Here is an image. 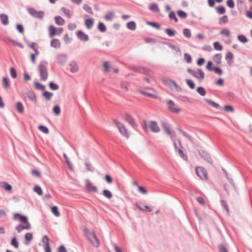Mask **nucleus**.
<instances>
[{
    "label": "nucleus",
    "instance_id": "1",
    "mask_svg": "<svg viewBox=\"0 0 252 252\" xmlns=\"http://www.w3.org/2000/svg\"><path fill=\"white\" fill-rule=\"evenodd\" d=\"M47 63L41 62L38 66V69L41 81H46L48 76L47 68Z\"/></svg>",
    "mask_w": 252,
    "mask_h": 252
},
{
    "label": "nucleus",
    "instance_id": "2",
    "mask_svg": "<svg viewBox=\"0 0 252 252\" xmlns=\"http://www.w3.org/2000/svg\"><path fill=\"white\" fill-rule=\"evenodd\" d=\"M86 235L92 244L95 247H98L99 246V242L94 234V231H90L88 229H85Z\"/></svg>",
    "mask_w": 252,
    "mask_h": 252
},
{
    "label": "nucleus",
    "instance_id": "3",
    "mask_svg": "<svg viewBox=\"0 0 252 252\" xmlns=\"http://www.w3.org/2000/svg\"><path fill=\"white\" fill-rule=\"evenodd\" d=\"M28 11L33 17L36 18L42 19L44 17V13L42 11H36L33 8H28Z\"/></svg>",
    "mask_w": 252,
    "mask_h": 252
},
{
    "label": "nucleus",
    "instance_id": "4",
    "mask_svg": "<svg viewBox=\"0 0 252 252\" xmlns=\"http://www.w3.org/2000/svg\"><path fill=\"white\" fill-rule=\"evenodd\" d=\"M144 126L146 129L150 128L153 132H158L160 130V128L158 126V123L155 121H151L148 125L145 124Z\"/></svg>",
    "mask_w": 252,
    "mask_h": 252
},
{
    "label": "nucleus",
    "instance_id": "5",
    "mask_svg": "<svg viewBox=\"0 0 252 252\" xmlns=\"http://www.w3.org/2000/svg\"><path fill=\"white\" fill-rule=\"evenodd\" d=\"M85 187L88 192H96L98 190L97 188L88 179L85 180Z\"/></svg>",
    "mask_w": 252,
    "mask_h": 252
},
{
    "label": "nucleus",
    "instance_id": "6",
    "mask_svg": "<svg viewBox=\"0 0 252 252\" xmlns=\"http://www.w3.org/2000/svg\"><path fill=\"white\" fill-rule=\"evenodd\" d=\"M199 154L201 158L206 160L207 162L210 163V164H212L213 160L211 158L210 155L206 152L201 150L199 151Z\"/></svg>",
    "mask_w": 252,
    "mask_h": 252
},
{
    "label": "nucleus",
    "instance_id": "7",
    "mask_svg": "<svg viewBox=\"0 0 252 252\" xmlns=\"http://www.w3.org/2000/svg\"><path fill=\"white\" fill-rule=\"evenodd\" d=\"M197 74L195 71L193 70L190 75L193 76L194 77L198 79L200 81L202 80L205 77L204 72L201 68H197Z\"/></svg>",
    "mask_w": 252,
    "mask_h": 252
},
{
    "label": "nucleus",
    "instance_id": "8",
    "mask_svg": "<svg viewBox=\"0 0 252 252\" xmlns=\"http://www.w3.org/2000/svg\"><path fill=\"white\" fill-rule=\"evenodd\" d=\"M114 122H115V124L117 125L118 128H119L120 132L123 135H124L126 137H128V132H127L126 128L125 127V126L123 124L119 123L117 121H115Z\"/></svg>",
    "mask_w": 252,
    "mask_h": 252
},
{
    "label": "nucleus",
    "instance_id": "9",
    "mask_svg": "<svg viewBox=\"0 0 252 252\" xmlns=\"http://www.w3.org/2000/svg\"><path fill=\"white\" fill-rule=\"evenodd\" d=\"M161 126L163 128L164 132L168 135L171 138H172V132L171 127L166 123L163 122L161 123Z\"/></svg>",
    "mask_w": 252,
    "mask_h": 252
},
{
    "label": "nucleus",
    "instance_id": "10",
    "mask_svg": "<svg viewBox=\"0 0 252 252\" xmlns=\"http://www.w3.org/2000/svg\"><path fill=\"white\" fill-rule=\"evenodd\" d=\"M13 219L15 220H19L22 223H29L27 217L22 216L19 213H16L14 215Z\"/></svg>",
    "mask_w": 252,
    "mask_h": 252
},
{
    "label": "nucleus",
    "instance_id": "11",
    "mask_svg": "<svg viewBox=\"0 0 252 252\" xmlns=\"http://www.w3.org/2000/svg\"><path fill=\"white\" fill-rule=\"evenodd\" d=\"M23 223L24 225H18L16 227V229L19 233H20L24 229L29 230L31 228V225L30 223Z\"/></svg>",
    "mask_w": 252,
    "mask_h": 252
},
{
    "label": "nucleus",
    "instance_id": "12",
    "mask_svg": "<svg viewBox=\"0 0 252 252\" xmlns=\"http://www.w3.org/2000/svg\"><path fill=\"white\" fill-rule=\"evenodd\" d=\"M5 42L10 46H17L22 48H24V46L21 43L8 38H5Z\"/></svg>",
    "mask_w": 252,
    "mask_h": 252
},
{
    "label": "nucleus",
    "instance_id": "13",
    "mask_svg": "<svg viewBox=\"0 0 252 252\" xmlns=\"http://www.w3.org/2000/svg\"><path fill=\"white\" fill-rule=\"evenodd\" d=\"M195 172L197 176L201 179H203L204 178H207V175L204 171V168L202 167H196Z\"/></svg>",
    "mask_w": 252,
    "mask_h": 252
},
{
    "label": "nucleus",
    "instance_id": "14",
    "mask_svg": "<svg viewBox=\"0 0 252 252\" xmlns=\"http://www.w3.org/2000/svg\"><path fill=\"white\" fill-rule=\"evenodd\" d=\"M174 147H175L176 150L177 151L178 155L183 159H184L185 161H187L188 160V157H187V155L184 152V151L182 150L179 149L177 147V145L175 142H174Z\"/></svg>",
    "mask_w": 252,
    "mask_h": 252
},
{
    "label": "nucleus",
    "instance_id": "15",
    "mask_svg": "<svg viewBox=\"0 0 252 252\" xmlns=\"http://www.w3.org/2000/svg\"><path fill=\"white\" fill-rule=\"evenodd\" d=\"M78 38L82 41H87L89 40V36L81 31H79L76 33Z\"/></svg>",
    "mask_w": 252,
    "mask_h": 252
},
{
    "label": "nucleus",
    "instance_id": "16",
    "mask_svg": "<svg viewBox=\"0 0 252 252\" xmlns=\"http://www.w3.org/2000/svg\"><path fill=\"white\" fill-rule=\"evenodd\" d=\"M50 45L52 47L55 48H60L61 46V43L58 39L54 38L51 40Z\"/></svg>",
    "mask_w": 252,
    "mask_h": 252
},
{
    "label": "nucleus",
    "instance_id": "17",
    "mask_svg": "<svg viewBox=\"0 0 252 252\" xmlns=\"http://www.w3.org/2000/svg\"><path fill=\"white\" fill-rule=\"evenodd\" d=\"M2 84L5 89H8L10 86L9 79L6 77H3L2 78Z\"/></svg>",
    "mask_w": 252,
    "mask_h": 252
},
{
    "label": "nucleus",
    "instance_id": "18",
    "mask_svg": "<svg viewBox=\"0 0 252 252\" xmlns=\"http://www.w3.org/2000/svg\"><path fill=\"white\" fill-rule=\"evenodd\" d=\"M204 100L209 105L214 107V108L218 110H220L221 109V107L219 104L214 102V101L208 98H205Z\"/></svg>",
    "mask_w": 252,
    "mask_h": 252
},
{
    "label": "nucleus",
    "instance_id": "19",
    "mask_svg": "<svg viewBox=\"0 0 252 252\" xmlns=\"http://www.w3.org/2000/svg\"><path fill=\"white\" fill-rule=\"evenodd\" d=\"M0 20L2 25L6 26L9 23L8 17L6 14H0Z\"/></svg>",
    "mask_w": 252,
    "mask_h": 252
},
{
    "label": "nucleus",
    "instance_id": "20",
    "mask_svg": "<svg viewBox=\"0 0 252 252\" xmlns=\"http://www.w3.org/2000/svg\"><path fill=\"white\" fill-rule=\"evenodd\" d=\"M234 58V55L231 52H228L226 53L225 59L227 61L228 64L230 65L232 63V60Z\"/></svg>",
    "mask_w": 252,
    "mask_h": 252
},
{
    "label": "nucleus",
    "instance_id": "21",
    "mask_svg": "<svg viewBox=\"0 0 252 252\" xmlns=\"http://www.w3.org/2000/svg\"><path fill=\"white\" fill-rule=\"evenodd\" d=\"M61 11L69 18H70L72 15V12L69 9L63 7L61 8Z\"/></svg>",
    "mask_w": 252,
    "mask_h": 252
},
{
    "label": "nucleus",
    "instance_id": "22",
    "mask_svg": "<svg viewBox=\"0 0 252 252\" xmlns=\"http://www.w3.org/2000/svg\"><path fill=\"white\" fill-rule=\"evenodd\" d=\"M94 21L92 18H89L85 20V25L87 29H90L94 25Z\"/></svg>",
    "mask_w": 252,
    "mask_h": 252
},
{
    "label": "nucleus",
    "instance_id": "23",
    "mask_svg": "<svg viewBox=\"0 0 252 252\" xmlns=\"http://www.w3.org/2000/svg\"><path fill=\"white\" fill-rule=\"evenodd\" d=\"M57 28L54 26L51 25L49 27V36L53 37L57 34Z\"/></svg>",
    "mask_w": 252,
    "mask_h": 252
},
{
    "label": "nucleus",
    "instance_id": "24",
    "mask_svg": "<svg viewBox=\"0 0 252 252\" xmlns=\"http://www.w3.org/2000/svg\"><path fill=\"white\" fill-rule=\"evenodd\" d=\"M56 23L59 26L63 25L65 23L64 20L61 16H58L55 17Z\"/></svg>",
    "mask_w": 252,
    "mask_h": 252
},
{
    "label": "nucleus",
    "instance_id": "25",
    "mask_svg": "<svg viewBox=\"0 0 252 252\" xmlns=\"http://www.w3.org/2000/svg\"><path fill=\"white\" fill-rule=\"evenodd\" d=\"M221 53L216 54L213 57V60L217 64H219L221 63Z\"/></svg>",
    "mask_w": 252,
    "mask_h": 252
},
{
    "label": "nucleus",
    "instance_id": "26",
    "mask_svg": "<svg viewBox=\"0 0 252 252\" xmlns=\"http://www.w3.org/2000/svg\"><path fill=\"white\" fill-rule=\"evenodd\" d=\"M140 93L146 96L153 98H158V96L157 93L151 94L143 91H140Z\"/></svg>",
    "mask_w": 252,
    "mask_h": 252
},
{
    "label": "nucleus",
    "instance_id": "27",
    "mask_svg": "<svg viewBox=\"0 0 252 252\" xmlns=\"http://www.w3.org/2000/svg\"><path fill=\"white\" fill-rule=\"evenodd\" d=\"M16 109H17V111L19 113H20L21 114L24 113V106H23V104L22 103V102H18L16 103Z\"/></svg>",
    "mask_w": 252,
    "mask_h": 252
},
{
    "label": "nucleus",
    "instance_id": "28",
    "mask_svg": "<svg viewBox=\"0 0 252 252\" xmlns=\"http://www.w3.org/2000/svg\"><path fill=\"white\" fill-rule=\"evenodd\" d=\"M29 47L31 48L34 52V53H36V55H38L39 54V52L38 51V46L37 43H32Z\"/></svg>",
    "mask_w": 252,
    "mask_h": 252
},
{
    "label": "nucleus",
    "instance_id": "29",
    "mask_svg": "<svg viewBox=\"0 0 252 252\" xmlns=\"http://www.w3.org/2000/svg\"><path fill=\"white\" fill-rule=\"evenodd\" d=\"M70 71L75 73L78 70V66L77 64L75 62H72L70 63Z\"/></svg>",
    "mask_w": 252,
    "mask_h": 252
},
{
    "label": "nucleus",
    "instance_id": "30",
    "mask_svg": "<svg viewBox=\"0 0 252 252\" xmlns=\"http://www.w3.org/2000/svg\"><path fill=\"white\" fill-rule=\"evenodd\" d=\"M114 16V13L113 12H109L107 13L104 16V18L106 21H111Z\"/></svg>",
    "mask_w": 252,
    "mask_h": 252
},
{
    "label": "nucleus",
    "instance_id": "31",
    "mask_svg": "<svg viewBox=\"0 0 252 252\" xmlns=\"http://www.w3.org/2000/svg\"><path fill=\"white\" fill-rule=\"evenodd\" d=\"M162 81L165 85H166L170 87L172 86V85L173 83V81L171 79H170L167 77H163L162 79Z\"/></svg>",
    "mask_w": 252,
    "mask_h": 252
},
{
    "label": "nucleus",
    "instance_id": "32",
    "mask_svg": "<svg viewBox=\"0 0 252 252\" xmlns=\"http://www.w3.org/2000/svg\"><path fill=\"white\" fill-rule=\"evenodd\" d=\"M196 92L201 96H205L206 93L205 89L201 86L196 88Z\"/></svg>",
    "mask_w": 252,
    "mask_h": 252
},
{
    "label": "nucleus",
    "instance_id": "33",
    "mask_svg": "<svg viewBox=\"0 0 252 252\" xmlns=\"http://www.w3.org/2000/svg\"><path fill=\"white\" fill-rule=\"evenodd\" d=\"M228 21V17L227 15H225L220 17L219 19V24L220 25H222L223 24H226Z\"/></svg>",
    "mask_w": 252,
    "mask_h": 252
},
{
    "label": "nucleus",
    "instance_id": "34",
    "mask_svg": "<svg viewBox=\"0 0 252 252\" xmlns=\"http://www.w3.org/2000/svg\"><path fill=\"white\" fill-rule=\"evenodd\" d=\"M217 12L219 14H223L225 12V8L223 5H220L216 8Z\"/></svg>",
    "mask_w": 252,
    "mask_h": 252
},
{
    "label": "nucleus",
    "instance_id": "35",
    "mask_svg": "<svg viewBox=\"0 0 252 252\" xmlns=\"http://www.w3.org/2000/svg\"><path fill=\"white\" fill-rule=\"evenodd\" d=\"M237 38L238 40L242 43H245L248 42V38L243 34L238 35Z\"/></svg>",
    "mask_w": 252,
    "mask_h": 252
},
{
    "label": "nucleus",
    "instance_id": "36",
    "mask_svg": "<svg viewBox=\"0 0 252 252\" xmlns=\"http://www.w3.org/2000/svg\"><path fill=\"white\" fill-rule=\"evenodd\" d=\"M52 213L56 217H59L60 216V213L58 210V208L57 206H53L51 208Z\"/></svg>",
    "mask_w": 252,
    "mask_h": 252
},
{
    "label": "nucleus",
    "instance_id": "37",
    "mask_svg": "<svg viewBox=\"0 0 252 252\" xmlns=\"http://www.w3.org/2000/svg\"><path fill=\"white\" fill-rule=\"evenodd\" d=\"M213 45L214 48L216 50L221 51L223 49L222 46L218 41L215 42Z\"/></svg>",
    "mask_w": 252,
    "mask_h": 252
},
{
    "label": "nucleus",
    "instance_id": "38",
    "mask_svg": "<svg viewBox=\"0 0 252 252\" xmlns=\"http://www.w3.org/2000/svg\"><path fill=\"white\" fill-rule=\"evenodd\" d=\"M136 206L141 211H146L149 212L152 211V209L147 205H145L144 208H142L141 206L138 204H136Z\"/></svg>",
    "mask_w": 252,
    "mask_h": 252
},
{
    "label": "nucleus",
    "instance_id": "39",
    "mask_svg": "<svg viewBox=\"0 0 252 252\" xmlns=\"http://www.w3.org/2000/svg\"><path fill=\"white\" fill-rule=\"evenodd\" d=\"M103 195L108 199H111L112 197V194L110 191L107 189H104L102 192Z\"/></svg>",
    "mask_w": 252,
    "mask_h": 252
},
{
    "label": "nucleus",
    "instance_id": "40",
    "mask_svg": "<svg viewBox=\"0 0 252 252\" xmlns=\"http://www.w3.org/2000/svg\"><path fill=\"white\" fill-rule=\"evenodd\" d=\"M2 187L7 191H11L12 189V187L6 182H3L1 183Z\"/></svg>",
    "mask_w": 252,
    "mask_h": 252
},
{
    "label": "nucleus",
    "instance_id": "41",
    "mask_svg": "<svg viewBox=\"0 0 252 252\" xmlns=\"http://www.w3.org/2000/svg\"><path fill=\"white\" fill-rule=\"evenodd\" d=\"M127 28L130 30H134L136 28V24L134 22L131 21L127 23L126 25Z\"/></svg>",
    "mask_w": 252,
    "mask_h": 252
},
{
    "label": "nucleus",
    "instance_id": "42",
    "mask_svg": "<svg viewBox=\"0 0 252 252\" xmlns=\"http://www.w3.org/2000/svg\"><path fill=\"white\" fill-rule=\"evenodd\" d=\"M177 14L179 17L183 19H185L187 17V13L182 10H179L177 11Z\"/></svg>",
    "mask_w": 252,
    "mask_h": 252
},
{
    "label": "nucleus",
    "instance_id": "43",
    "mask_svg": "<svg viewBox=\"0 0 252 252\" xmlns=\"http://www.w3.org/2000/svg\"><path fill=\"white\" fill-rule=\"evenodd\" d=\"M38 129L45 134H48L49 132L48 128L43 126L40 125L38 126Z\"/></svg>",
    "mask_w": 252,
    "mask_h": 252
},
{
    "label": "nucleus",
    "instance_id": "44",
    "mask_svg": "<svg viewBox=\"0 0 252 252\" xmlns=\"http://www.w3.org/2000/svg\"><path fill=\"white\" fill-rule=\"evenodd\" d=\"M186 83L190 89H193L195 88V84L192 80L189 79H187Z\"/></svg>",
    "mask_w": 252,
    "mask_h": 252
},
{
    "label": "nucleus",
    "instance_id": "45",
    "mask_svg": "<svg viewBox=\"0 0 252 252\" xmlns=\"http://www.w3.org/2000/svg\"><path fill=\"white\" fill-rule=\"evenodd\" d=\"M103 67L106 72H108L110 68V63L109 62H104L103 63Z\"/></svg>",
    "mask_w": 252,
    "mask_h": 252
},
{
    "label": "nucleus",
    "instance_id": "46",
    "mask_svg": "<svg viewBox=\"0 0 252 252\" xmlns=\"http://www.w3.org/2000/svg\"><path fill=\"white\" fill-rule=\"evenodd\" d=\"M184 60L186 61L188 63H190L192 62V58L191 56L188 54L185 53L184 54Z\"/></svg>",
    "mask_w": 252,
    "mask_h": 252
},
{
    "label": "nucleus",
    "instance_id": "47",
    "mask_svg": "<svg viewBox=\"0 0 252 252\" xmlns=\"http://www.w3.org/2000/svg\"><path fill=\"white\" fill-rule=\"evenodd\" d=\"M219 252H228L227 249L224 245L221 244L218 246Z\"/></svg>",
    "mask_w": 252,
    "mask_h": 252
},
{
    "label": "nucleus",
    "instance_id": "48",
    "mask_svg": "<svg viewBox=\"0 0 252 252\" xmlns=\"http://www.w3.org/2000/svg\"><path fill=\"white\" fill-rule=\"evenodd\" d=\"M213 71L219 75H221L222 73V70L219 66L213 67Z\"/></svg>",
    "mask_w": 252,
    "mask_h": 252
},
{
    "label": "nucleus",
    "instance_id": "49",
    "mask_svg": "<svg viewBox=\"0 0 252 252\" xmlns=\"http://www.w3.org/2000/svg\"><path fill=\"white\" fill-rule=\"evenodd\" d=\"M11 245L15 248L17 249L19 247V243L15 238H13L11 240Z\"/></svg>",
    "mask_w": 252,
    "mask_h": 252
},
{
    "label": "nucleus",
    "instance_id": "50",
    "mask_svg": "<svg viewBox=\"0 0 252 252\" xmlns=\"http://www.w3.org/2000/svg\"><path fill=\"white\" fill-rule=\"evenodd\" d=\"M34 87L37 90L43 91L45 89L44 86L37 82L34 83Z\"/></svg>",
    "mask_w": 252,
    "mask_h": 252
},
{
    "label": "nucleus",
    "instance_id": "51",
    "mask_svg": "<svg viewBox=\"0 0 252 252\" xmlns=\"http://www.w3.org/2000/svg\"><path fill=\"white\" fill-rule=\"evenodd\" d=\"M221 205L223 208L226 210L227 213H229V208L227 204V202L224 200H220Z\"/></svg>",
    "mask_w": 252,
    "mask_h": 252
},
{
    "label": "nucleus",
    "instance_id": "52",
    "mask_svg": "<svg viewBox=\"0 0 252 252\" xmlns=\"http://www.w3.org/2000/svg\"><path fill=\"white\" fill-rule=\"evenodd\" d=\"M147 24L149 25H150L152 27L155 28H156L157 29H158V30L160 29V24H159L158 23H157L148 22H147Z\"/></svg>",
    "mask_w": 252,
    "mask_h": 252
},
{
    "label": "nucleus",
    "instance_id": "53",
    "mask_svg": "<svg viewBox=\"0 0 252 252\" xmlns=\"http://www.w3.org/2000/svg\"><path fill=\"white\" fill-rule=\"evenodd\" d=\"M183 34L187 38H189L191 36V32L190 30L189 29H185L183 30Z\"/></svg>",
    "mask_w": 252,
    "mask_h": 252
},
{
    "label": "nucleus",
    "instance_id": "54",
    "mask_svg": "<svg viewBox=\"0 0 252 252\" xmlns=\"http://www.w3.org/2000/svg\"><path fill=\"white\" fill-rule=\"evenodd\" d=\"M83 9L88 13L90 14H93V10L91 7L87 4H84L83 6Z\"/></svg>",
    "mask_w": 252,
    "mask_h": 252
},
{
    "label": "nucleus",
    "instance_id": "55",
    "mask_svg": "<svg viewBox=\"0 0 252 252\" xmlns=\"http://www.w3.org/2000/svg\"><path fill=\"white\" fill-rule=\"evenodd\" d=\"M34 191L36 192L39 195H41L43 193L42 190L39 186H35L33 189Z\"/></svg>",
    "mask_w": 252,
    "mask_h": 252
},
{
    "label": "nucleus",
    "instance_id": "56",
    "mask_svg": "<svg viewBox=\"0 0 252 252\" xmlns=\"http://www.w3.org/2000/svg\"><path fill=\"white\" fill-rule=\"evenodd\" d=\"M149 9L153 11H158V5L155 3L151 4L149 5Z\"/></svg>",
    "mask_w": 252,
    "mask_h": 252
},
{
    "label": "nucleus",
    "instance_id": "57",
    "mask_svg": "<svg viewBox=\"0 0 252 252\" xmlns=\"http://www.w3.org/2000/svg\"><path fill=\"white\" fill-rule=\"evenodd\" d=\"M140 71L143 72L144 74L150 75L153 72L150 69L145 68H142L140 69Z\"/></svg>",
    "mask_w": 252,
    "mask_h": 252
},
{
    "label": "nucleus",
    "instance_id": "58",
    "mask_svg": "<svg viewBox=\"0 0 252 252\" xmlns=\"http://www.w3.org/2000/svg\"><path fill=\"white\" fill-rule=\"evenodd\" d=\"M10 72L11 77L13 78H16L17 77V72L14 67H11L10 68Z\"/></svg>",
    "mask_w": 252,
    "mask_h": 252
},
{
    "label": "nucleus",
    "instance_id": "59",
    "mask_svg": "<svg viewBox=\"0 0 252 252\" xmlns=\"http://www.w3.org/2000/svg\"><path fill=\"white\" fill-rule=\"evenodd\" d=\"M226 5L230 8H233L235 6V3L233 0H227Z\"/></svg>",
    "mask_w": 252,
    "mask_h": 252
},
{
    "label": "nucleus",
    "instance_id": "60",
    "mask_svg": "<svg viewBox=\"0 0 252 252\" xmlns=\"http://www.w3.org/2000/svg\"><path fill=\"white\" fill-rule=\"evenodd\" d=\"M220 33L222 35H225L227 37H229L230 35V32L229 31L226 29H224L222 30H221Z\"/></svg>",
    "mask_w": 252,
    "mask_h": 252
},
{
    "label": "nucleus",
    "instance_id": "61",
    "mask_svg": "<svg viewBox=\"0 0 252 252\" xmlns=\"http://www.w3.org/2000/svg\"><path fill=\"white\" fill-rule=\"evenodd\" d=\"M98 28L101 32H104L106 30L105 26L101 22L99 23Z\"/></svg>",
    "mask_w": 252,
    "mask_h": 252
},
{
    "label": "nucleus",
    "instance_id": "62",
    "mask_svg": "<svg viewBox=\"0 0 252 252\" xmlns=\"http://www.w3.org/2000/svg\"><path fill=\"white\" fill-rule=\"evenodd\" d=\"M125 120L129 123H132L133 122V118L128 114H126L125 115Z\"/></svg>",
    "mask_w": 252,
    "mask_h": 252
},
{
    "label": "nucleus",
    "instance_id": "63",
    "mask_svg": "<svg viewBox=\"0 0 252 252\" xmlns=\"http://www.w3.org/2000/svg\"><path fill=\"white\" fill-rule=\"evenodd\" d=\"M33 238L32 234L31 233H27L25 235V240L27 241H30Z\"/></svg>",
    "mask_w": 252,
    "mask_h": 252
},
{
    "label": "nucleus",
    "instance_id": "64",
    "mask_svg": "<svg viewBox=\"0 0 252 252\" xmlns=\"http://www.w3.org/2000/svg\"><path fill=\"white\" fill-rule=\"evenodd\" d=\"M246 15L249 19H252V6H250V10L246 11Z\"/></svg>",
    "mask_w": 252,
    "mask_h": 252
}]
</instances>
